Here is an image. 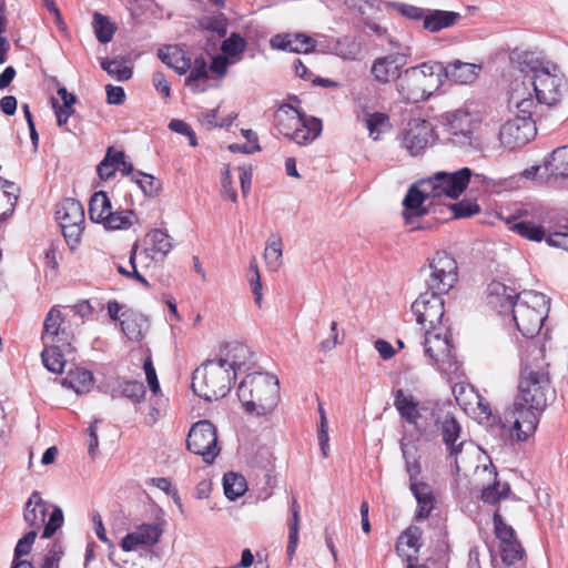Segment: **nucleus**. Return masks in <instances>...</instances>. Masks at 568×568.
<instances>
[{"instance_id":"7","label":"nucleus","mask_w":568,"mask_h":568,"mask_svg":"<svg viewBox=\"0 0 568 568\" xmlns=\"http://www.w3.org/2000/svg\"><path fill=\"white\" fill-rule=\"evenodd\" d=\"M488 178L474 174L469 168H462L454 172L438 171L432 176L423 179L424 192L433 194V199H458L469 184L477 186L488 184Z\"/></svg>"},{"instance_id":"2","label":"nucleus","mask_w":568,"mask_h":568,"mask_svg":"<svg viewBox=\"0 0 568 568\" xmlns=\"http://www.w3.org/2000/svg\"><path fill=\"white\" fill-rule=\"evenodd\" d=\"M508 106L519 114L505 122L499 130L500 143L507 149H517L531 141L537 132L536 123L540 118L532 92L526 83L514 80L509 88Z\"/></svg>"},{"instance_id":"14","label":"nucleus","mask_w":568,"mask_h":568,"mask_svg":"<svg viewBox=\"0 0 568 568\" xmlns=\"http://www.w3.org/2000/svg\"><path fill=\"white\" fill-rule=\"evenodd\" d=\"M443 295L444 293L428 290L422 293L412 304V311L416 316V321L424 329L444 326L442 324L445 314Z\"/></svg>"},{"instance_id":"1","label":"nucleus","mask_w":568,"mask_h":568,"mask_svg":"<svg viewBox=\"0 0 568 568\" xmlns=\"http://www.w3.org/2000/svg\"><path fill=\"white\" fill-rule=\"evenodd\" d=\"M549 373L540 367H525L521 372L518 394L500 418L503 428L510 432L518 440H526L537 428L540 413L555 398Z\"/></svg>"},{"instance_id":"39","label":"nucleus","mask_w":568,"mask_h":568,"mask_svg":"<svg viewBox=\"0 0 568 568\" xmlns=\"http://www.w3.org/2000/svg\"><path fill=\"white\" fill-rule=\"evenodd\" d=\"M112 210L111 202L103 191L95 192L89 203V216L91 221L102 223Z\"/></svg>"},{"instance_id":"57","label":"nucleus","mask_w":568,"mask_h":568,"mask_svg":"<svg viewBox=\"0 0 568 568\" xmlns=\"http://www.w3.org/2000/svg\"><path fill=\"white\" fill-rule=\"evenodd\" d=\"M246 48L245 40L237 33H232L230 38L223 41L222 51L226 55L235 57L242 53Z\"/></svg>"},{"instance_id":"28","label":"nucleus","mask_w":568,"mask_h":568,"mask_svg":"<svg viewBox=\"0 0 568 568\" xmlns=\"http://www.w3.org/2000/svg\"><path fill=\"white\" fill-rule=\"evenodd\" d=\"M272 45L295 53H307L315 48V41L305 34L295 33L284 37L277 36L272 40Z\"/></svg>"},{"instance_id":"20","label":"nucleus","mask_w":568,"mask_h":568,"mask_svg":"<svg viewBox=\"0 0 568 568\" xmlns=\"http://www.w3.org/2000/svg\"><path fill=\"white\" fill-rule=\"evenodd\" d=\"M406 63V55L403 53H392L377 58L371 68L374 80L381 84H387L394 79H399L402 73L399 69Z\"/></svg>"},{"instance_id":"56","label":"nucleus","mask_w":568,"mask_h":568,"mask_svg":"<svg viewBox=\"0 0 568 568\" xmlns=\"http://www.w3.org/2000/svg\"><path fill=\"white\" fill-rule=\"evenodd\" d=\"M138 250H139V245L138 243H135L133 246H132V250L130 252V258H129V264L132 268V271H128L126 268H124L123 266L119 265L118 266V271L126 276V277H133L135 278L136 281H139L141 284H143L145 287H149L150 284L149 282L145 280L144 276H142L140 274V272L138 271L136 268V264H135V261H136V253H138Z\"/></svg>"},{"instance_id":"50","label":"nucleus","mask_w":568,"mask_h":568,"mask_svg":"<svg viewBox=\"0 0 568 568\" xmlns=\"http://www.w3.org/2000/svg\"><path fill=\"white\" fill-rule=\"evenodd\" d=\"M282 255V239L278 235H272L267 240L264 251V258L268 265L276 270L281 264Z\"/></svg>"},{"instance_id":"8","label":"nucleus","mask_w":568,"mask_h":568,"mask_svg":"<svg viewBox=\"0 0 568 568\" xmlns=\"http://www.w3.org/2000/svg\"><path fill=\"white\" fill-rule=\"evenodd\" d=\"M235 378V373H231L217 358L210 359L195 369L192 388L205 400H217L230 392Z\"/></svg>"},{"instance_id":"19","label":"nucleus","mask_w":568,"mask_h":568,"mask_svg":"<svg viewBox=\"0 0 568 568\" xmlns=\"http://www.w3.org/2000/svg\"><path fill=\"white\" fill-rule=\"evenodd\" d=\"M447 126L454 143L462 146L473 144L475 119L468 110L459 109L448 113Z\"/></svg>"},{"instance_id":"33","label":"nucleus","mask_w":568,"mask_h":568,"mask_svg":"<svg viewBox=\"0 0 568 568\" xmlns=\"http://www.w3.org/2000/svg\"><path fill=\"white\" fill-rule=\"evenodd\" d=\"M121 328L131 341H140L149 327L148 318L139 313L125 312L122 315Z\"/></svg>"},{"instance_id":"36","label":"nucleus","mask_w":568,"mask_h":568,"mask_svg":"<svg viewBox=\"0 0 568 568\" xmlns=\"http://www.w3.org/2000/svg\"><path fill=\"white\" fill-rule=\"evenodd\" d=\"M422 536L423 530L419 527L409 526L398 537L396 550L403 552L405 556L406 554L417 556L423 546Z\"/></svg>"},{"instance_id":"5","label":"nucleus","mask_w":568,"mask_h":568,"mask_svg":"<svg viewBox=\"0 0 568 568\" xmlns=\"http://www.w3.org/2000/svg\"><path fill=\"white\" fill-rule=\"evenodd\" d=\"M442 73L443 63L434 61L407 68L402 73L398 91L407 101H424L439 87Z\"/></svg>"},{"instance_id":"4","label":"nucleus","mask_w":568,"mask_h":568,"mask_svg":"<svg viewBox=\"0 0 568 568\" xmlns=\"http://www.w3.org/2000/svg\"><path fill=\"white\" fill-rule=\"evenodd\" d=\"M519 83H526L528 90L534 93L532 98L538 105L554 106L561 100L567 89V80L556 65L538 64L531 67L530 72L525 75V80Z\"/></svg>"},{"instance_id":"10","label":"nucleus","mask_w":568,"mask_h":568,"mask_svg":"<svg viewBox=\"0 0 568 568\" xmlns=\"http://www.w3.org/2000/svg\"><path fill=\"white\" fill-rule=\"evenodd\" d=\"M427 288L447 294L458 281V265L455 257L446 251H437L422 268Z\"/></svg>"},{"instance_id":"25","label":"nucleus","mask_w":568,"mask_h":568,"mask_svg":"<svg viewBox=\"0 0 568 568\" xmlns=\"http://www.w3.org/2000/svg\"><path fill=\"white\" fill-rule=\"evenodd\" d=\"M481 67L474 63L455 60L446 65L443 64V73L445 77L456 83L468 84L474 82Z\"/></svg>"},{"instance_id":"55","label":"nucleus","mask_w":568,"mask_h":568,"mask_svg":"<svg viewBox=\"0 0 568 568\" xmlns=\"http://www.w3.org/2000/svg\"><path fill=\"white\" fill-rule=\"evenodd\" d=\"M366 128L369 131V135L377 140L378 135L383 132L384 128L388 123V116L385 113L375 112L366 115L365 119Z\"/></svg>"},{"instance_id":"15","label":"nucleus","mask_w":568,"mask_h":568,"mask_svg":"<svg viewBox=\"0 0 568 568\" xmlns=\"http://www.w3.org/2000/svg\"><path fill=\"white\" fill-rule=\"evenodd\" d=\"M432 136V124L426 120L414 119L407 123L406 129L399 136L400 146L412 156H417L427 149Z\"/></svg>"},{"instance_id":"63","label":"nucleus","mask_w":568,"mask_h":568,"mask_svg":"<svg viewBox=\"0 0 568 568\" xmlns=\"http://www.w3.org/2000/svg\"><path fill=\"white\" fill-rule=\"evenodd\" d=\"M62 555V546L53 544L49 551L44 555L43 562L40 568H59V562Z\"/></svg>"},{"instance_id":"9","label":"nucleus","mask_w":568,"mask_h":568,"mask_svg":"<svg viewBox=\"0 0 568 568\" xmlns=\"http://www.w3.org/2000/svg\"><path fill=\"white\" fill-rule=\"evenodd\" d=\"M277 131L300 145L314 141L322 132V122L316 118L306 119L291 104H282L274 115Z\"/></svg>"},{"instance_id":"64","label":"nucleus","mask_w":568,"mask_h":568,"mask_svg":"<svg viewBox=\"0 0 568 568\" xmlns=\"http://www.w3.org/2000/svg\"><path fill=\"white\" fill-rule=\"evenodd\" d=\"M549 246L557 247L568 252V227L565 231H556L546 237Z\"/></svg>"},{"instance_id":"40","label":"nucleus","mask_w":568,"mask_h":568,"mask_svg":"<svg viewBox=\"0 0 568 568\" xmlns=\"http://www.w3.org/2000/svg\"><path fill=\"white\" fill-rule=\"evenodd\" d=\"M61 347V344L44 345V349L41 353L42 362L47 369L55 374L62 373L65 365Z\"/></svg>"},{"instance_id":"29","label":"nucleus","mask_w":568,"mask_h":568,"mask_svg":"<svg viewBox=\"0 0 568 568\" xmlns=\"http://www.w3.org/2000/svg\"><path fill=\"white\" fill-rule=\"evenodd\" d=\"M481 471L487 473L488 476L493 478V484L483 488L481 499L487 504L495 505L507 498L510 493L509 485L507 483L500 484L497 480V471L495 466L493 464L485 465Z\"/></svg>"},{"instance_id":"37","label":"nucleus","mask_w":568,"mask_h":568,"mask_svg":"<svg viewBox=\"0 0 568 568\" xmlns=\"http://www.w3.org/2000/svg\"><path fill=\"white\" fill-rule=\"evenodd\" d=\"M410 490L418 504L417 519H426L434 508V496L429 486L425 483L413 481Z\"/></svg>"},{"instance_id":"13","label":"nucleus","mask_w":568,"mask_h":568,"mask_svg":"<svg viewBox=\"0 0 568 568\" xmlns=\"http://www.w3.org/2000/svg\"><path fill=\"white\" fill-rule=\"evenodd\" d=\"M186 447L190 452L201 455L205 463H212L220 453L214 425L206 419L193 424L187 434Z\"/></svg>"},{"instance_id":"53","label":"nucleus","mask_w":568,"mask_h":568,"mask_svg":"<svg viewBox=\"0 0 568 568\" xmlns=\"http://www.w3.org/2000/svg\"><path fill=\"white\" fill-rule=\"evenodd\" d=\"M115 153L116 151L110 146L106 151L105 156L99 163L97 171L102 180H108L114 175L118 171V165L115 164Z\"/></svg>"},{"instance_id":"48","label":"nucleus","mask_w":568,"mask_h":568,"mask_svg":"<svg viewBox=\"0 0 568 568\" xmlns=\"http://www.w3.org/2000/svg\"><path fill=\"white\" fill-rule=\"evenodd\" d=\"M333 51L345 60H355L361 52V45L354 39L344 37L336 41Z\"/></svg>"},{"instance_id":"42","label":"nucleus","mask_w":568,"mask_h":568,"mask_svg":"<svg viewBox=\"0 0 568 568\" xmlns=\"http://www.w3.org/2000/svg\"><path fill=\"white\" fill-rule=\"evenodd\" d=\"M224 494L230 500H235L246 491V480L242 475L226 473L223 477Z\"/></svg>"},{"instance_id":"6","label":"nucleus","mask_w":568,"mask_h":568,"mask_svg":"<svg viewBox=\"0 0 568 568\" xmlns=\"http://www.w3.org/2000/svg\"><path fill=\"white\" fill-rule=\"evenodd\" d=\"M549 311V298L539 292L524 291L513 305V318L524 337L532 338L539 333Z\"/></svg>"},{"instance_id":"3","label":"nucleus","mask_w":568,"mask_h":568,"mask_svg":"<svg viewBox=\"0 0 568 568\" xmlns=\"http://www.w3.org/2000/svg\"><path fill=\"white\" fill-rule=\"evenodd\" d=\"M237 397L245 413L265 416L278 404L280 382L271 374H248L239 385Z\"/></svg>"},{"instance_id":"16","label":"nucleus","mask_w":568,"mask_h":568,"mask_svg":"<svg viewBox=\"0 0 568 568\" xmlns=\"http://www.w3.org/2000/svg\"><path fill=\"white\" fill-rule=\"evenodd\" d=\"M439 433L443 443L446 445L449 457L455 459L457 471H460L463 468L462 464L464 463L463 450L465 448L474 449L473 444L462 439V427L453 416H445L440 423Z\"/></svg>"},{"instance_id":"41","label":"nucleus","mask_w":568,"mask_h":568,"mask_svg":"<svg viewBox=\"0 0 568 568\" xmlns=\"http://www.w3.org/2000/svg\"><path fill=\"white\" fill-rule=\"evenodd\" d=\"M135 219V214L132 210H121L113 212L112 210L102 222L104 227L110 230H126L129 229Z\"/></svg>"},{"instance_id":"45","label":"nucleus","mask_w":568,"mask_h":568,"mask_svg":"<svg viewBox=\"0 0 568 568\" xmlns=\"http://www.w3.org/2000/svg\"><path fill=\"white\" fill-rule=\"evenodd\" d=\"M511 230L529 241L540 242L547 237L545 229L530 221L517 222Z\"/></svg>"},{"instance_id":"43","label":"nucleus","mask_w":568,"mask_h":568,"mask_svg":"<svg viewBox=\"0 0 568 568\" xmlns=\"http://www.w3.org/2000/svg\"><path fill=\"white\" fill-rule=\"evenodd\" d=\"M92 27L97 39L103 44L112 40L116 30L114 23H112L106 16L99 12L93 14Z\"/></svg>"},{"instance_id":"44","label":"nucleus","mask_w":568,"mask_h":568,"mask_svg":"<svg viewBox=\"0 0 568 568\" xmlns=\"http://www.w3.org/2000/svg\"><path fill=\"white\" fill-rule=\"evenodd\" d=\"M291 519L287 523L288 526V542H287V555L292 557L296 550L298 542V530H300V506L295 498L291 503Z\"/></svg>"},{"instance_id":"49","label":"nucleus","mask_w":568,"mask_h":568,"mask_svg":"<svg viewBox=\"0 0 568 568\" xmlns=\"http://www.w3.org/2000/svg\"><path fill=\"white\" fill-rule=\"evenodd\" d=\"M493 519L495 534L500 545H503L504 542H511L513 540H517L513 527L507 525L503 519L501 507H498L495 510Z\"/></svg>"},{"instance_id":"38","label":"nucleus","mask_w":568,"mask_h":568,"mask_svg":"<svg viewBox=\"0 0 568 568\" xmlns=\"http://www.w3.org/2000/svg\"><path fill=\"white\" fill-rule=\"evenodd\" d=\"M546 171L555 178L568 176V145L552 151L545 162Z\"/></svg>"},{"instance_id":"27","label":"nucleus","mask_w":568,"mask_h":568,"mask_svg":"<svg viewBox=\"0 0 568 568\" xmlns=\"http://www.w3.org/2000/svg\"><path fill=\"white\" fill-rule=\"evenodd\" d=\"M45 515V504L40 493L34 490L26 503L23 519L32 530H37L44 524Z\"/></svg>"},{"instance_id":"22","label":"nucleus","mask_w":568,"mask_h":568,"mask_svg":"<svg viewBox=\"0 0 568 568\" xmlns=\"http://www.w3.org/2000/svg\"><path fill=\"white\" fill-rule=\"evenodd\" d=\"M63 317L57 307H52L43 322V332L41 339L43 345L61 344V346H69V334L65 328L61 327Z\"/></svg>"},{"instance_id":"30","label":"nucleus","mask_w":568,"mask_h":568,"mask_svg":"<svg viewBox=\"0 0 568 568\" xmlns=\"http://www.w3.org/2000/svg\"><path fill=\"white\" fill-rule=\"evenodd\" d=\"M159 59L178 74L186 73L191 68V59L178 45H168L158 50Z\"/></svg>"},{"instance_id":"17","label":"nucleus","mask_w":568,"mask_h":568,"mask_svg":"<svg viewBox=\"0 0 568 568\" xmlns=\"http://www.w3.org/2000/svg\"><path fill=\"white\" fill-rule=\"evenodd\" d=\"M428 199H433V194H426V192H424L423 179L408 189L403 201V216L406 224L412 225L410 231L424 229L423 225L416 224V220L427 213L424 202Z\"/></svg>"},{"instance_id":"32","label":"nucleus","mask_w":568,"mask_h":568,"mask_svg":"<svg viewBox=\"0 0 568 568\" xmlns=\"http://www.w3.org/2000/svg\"><path fill=\"white\" fill-rule=\"evenodd\" d=\"M145 394L146 389L144 384L138 381L119 379L110 388V395L112 398L123 396L134 404L143 402Z\"/></svg>"},{"instance_id":"54","label":"nucleus","mask_w":568,"mask_h":568,"mask_svg":"<svg viewBox=\"0 0 568 568\" xmlns=\"http://www.w3.org/2000/svg\"><path fill=\"white\" fill-rule=\"evenodd\" d=\"M456 219H465L477 214L480 211L479 205L474 199H464L450 205Z\"/></svg>"},{"instance_id":"51","label":"nucleus","mask_w":568,"mask_h":568,"mask_svg":"<svg viewBox=\"0 0 568 568\" xmlns=\"http://www.w3.org/2000/svg\"><path fill=\"white\" fill-rule=\"evenodd\" d=\"M191 72L185 80V85L192 87L194 91L203 92L205 88L197 89L196 81L207 78V65L203 58H196L194 62H191Z\"/></svg>"},{"instance_id":"46","label":"nucleus","mask_w":568,"mask_h":568,"mask_svg":"<svg viewBox=\"0 0 568 568\" xmlns=\"http://www.w3.org/2000/svg\"><path fill=\"white\" fill-rule=\"evenodd\" d=\"M132 181L139 185L144 195L150 197L158 196L162 189V184L156 178L141 171L132 175Z\"/></svg>"},{"instance_id":"62","label":"nucleus","mask_w":568,"mask_h":568,"mask_svg":"<svg viewBox=\"0 0 568 568\" xmlns=\"http://www.w3.org/2000/svg\"><path fill=\"white\" fill-rule=\"evenodd\" d=\"M250 271L253 273V276L250 278L251 290L254 295L255 303L261 307L262 282H261V276H260L258 267H257L255 260H253L251 262Z\"/></svg>"},{"instance_id":"35","label":"nucleus","mask_w":568,"mask_h":568,"mask_svg":"<svg viewBox=\"0 0 568 568\" xmlns=\"http://www.w3.org/2000/svg\"><path fill=\"white\" fill-rule=\"evenodd\" d=\"M19 186L16 183L0 179V220L9 217L19 197Z\"/></svg>"},{"instance_id":"12","label":"nucleus","mask_w":568,"mask_h":568,"mask_svg":"<svg viewBox=\"0 0 568 568\" xmlns=\"http://www.w3.org/2000/svg\"><path fill=\"white\" fill-rule=\"evenodd\" d=\"M55 219L67 243L74 250L79 245L84 230L85 216L82 204L74 199H64L57 206Z\"/></svg>"},{"instance_id":"31","label":"nucleus","mask_w":568,"mask_h":568,"mask_svg":"<svg viewBox=\"0 0 568 568\" xmlns=\"http://www.w3.org/2000/svg\"><path fill=\"white\" fill-rule=\"evenodd\" d=\"M394 406L399 416L408 424L416 425L422 417L419 404L412 394L405 393L402 388L395 392Z\"/></svg>"},{"instance_id":"47","label":"nucleus","mask_w":568,"mask_h":568,"mask_svg":"<svg viewBox=\"0 0 568 568\" xmlns=\"http://www.w3.org/2000/svg\"><path fill=\"white\" fill-rule=\"evenodd\" d=\"M101 68L118 81H125L132 77V69L118 59L102 60Z\"/></svg>"},{"instance_id":"23","label":"nucleus","mask_w":568,"mask_h":568,"mask_svg":"<svg viewBox=\"0 0 568 568\" xmlns=\"http://www.w3.org/2000/svg\"><path fill=\"white\" fill-rule=\"evenodd\" d=\"M517 295L514 288L501 282H491L487 287V303L499 313L513 311Z\"/></svg>"},{"instance_id":"52","label":"nucleus","mask_w":568,"mask_h":568,"mask_svg":"<svg viewBox=\"0 0 568 568\" xmlns=\"http://www.w3.org/2000/svg\"><path fill=\"white\" fill-rule=\"evenodd\" d=\"M500 557L505 565L510 566L520 560L524 556V549L518 540L504 542L499 545Z\"/></svg>"},{"instance_id":"24","label":"nucleus","mask_w":568,"mask_h":568,"mask_svg":"<svg viewBox=\"0 0 568 568\" xmlns=\"http://www.w3.org/2000/svg\"><path fill=\"white\" fill-rule=\"evenodd\" d=\"M251 356V352L247 346L234 342L227 344L224 349L221 351V356L217 358L231 373L237 374L245 365Z\"/></svg>"},{"instance_id":"60","label":"nucleus","mask_w":568,"mask_h":568,"mask_svg":"<svg viewBox=\"0 0 568 568\" xmlns=\"http://www.w3.org/2000/svg\"><path fill=\"white\" fill-rule=\"evenodd\" d=\"M63 524V513L61 508L55 507L49 517V520H44V529L42 534V538L51 537Z\"/></svg>"},{"instance_id":"61","label":"nucleus","mask_w":568,"mask_h":568,"mask_svg":"<svg viewBox=\"0 0 568 568\" xmlns=\"http://www.w3.org/2000/svg\"><path fill=\"white\" fill-rule=\"evenodd\" d=\"M36 537L37 530H30L21 539L18 540L14 548V559H20L31 551Z\"/></svg>"},{"instance_id":"34","label":"nucleus","mask_w":568,"mask_h":568,"mask_svg":"<svg viewBox=\"0 0 568 568\" xmlns=\"http://www.w3.org/2000/svg\"><path fill=\"white\" fill-rule=\"evenodd\" d=\"M62 385L73 389L77 394H87L93 386V374L85 368L70 369L62 379Z\"/></svg>"},{"instance_id":"18","label":"nucleus","mask_w":568,"mask_h":568,"mask_svg":"<svg viewBox=\"0 0 568 568\" xmlns=\"http://www.w3.org/2000/svg\"><path fill=\"white\" fill-rule=\"evenodd\" d=\"M163 534V528L158 523L142 524L132 532L126 534L120 546L124 551H133L139 547L151 548L155 546Z\"/></svg>"},{"instance_id":"58","label":"nucleus","mask_w":568,"mask_h":568,"mask_svg":"<svg viewBox=\"0 0 568 568\" xmlns=\"http://www.w3.org/2000/svg\"><path fill=\"white\" fill-rule=\"evenodd\" d=\"M392 7L395 11H397L400 16L410 19V20H423L425 18V11L424 9L419 7H415L407 3H400V2H392L388 4Z\"/></svg>"},{"instance_id":"21","label":"nucleus","mask_w":568,"mask_h":568,"mask_svg":"<svg viewBox=\"0 0 568 568\" xmlns=\"http://www.w3.org/2000/svg\"><path fill=\"white\" fill-rule=\"evenodd\" d=\"M172 248V237L161 229L151 230L143 239V254L153 262H163Z\"/></svg>"},{"instance_id":"11","label":"nucleus","mask_w":568,"mask_h":568,"mask_svg":"<svg viewBox=\"0 0 568 568\" xmlns=\"http://www.w3.org/2000/svg\"><path fill=\"white\" fill-rule=\"evenodd\" d=\"M424 352L430 363L442 373H450L456 368L449 329L440 326L425 329Z\"/></svg>"},{"instance_id":"59","label":"nucleus","mask_w":568,"mask_h":568,"mask_svg":"<svg viewBox=\"0 0 568 568\" xmlns=\"http://www.w3.org/2000/svg\"><path fill=\"white\" fill-rule=\"evenodd\" d=\"M234 120V116H231L229 119H224L222 122H217V109L205 111L201 114L200 121L201 124L206 129L211 130L213 128L217 126H229L232 124Z\"/></svg>"},{"instance_id":"26","label":"nucleus","mask_w":568,"mask_h":568,"mask_svg":"<svg viewBox=\"0 0 568 568\" xmlns=\"http://www.w3.org/2000/svg\"><path fill=\"white\" fill-rule=\"evenodd\" d=\"M460 13L446 10H428L425 14L423 28L432 33L450 28L459 22Z\"/></svg>"}]
</instances>
